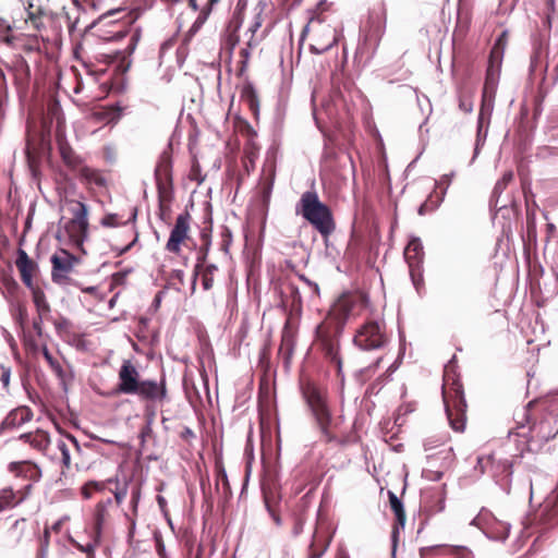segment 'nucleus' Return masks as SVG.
I'll list each match as a JSON object with an SVG mask.
<instances>
[{
    "mask_svg": "<svg viewBox=\"0 0 558 558\" xmlns=\"http://www.w3.org/2000/svg\"><path fill=\"white\" fill-rule=\"evenodd\" d=\"M15 265L20 271L22 282L27 288H33L36 286L34 283V276L38 271V265L32 258H29L27 253L22 248L17 250V258L15 260Z\"/></svg>",
    "mask_w": 558,
    "mask_h": 558,
    "instance_id": "obj_15",
    "label": "nucleus"
},
{
    "mask_svg": "<svg viewBox=\"0 0 558 558\" xmlns=\"http://www.w3.org/2000/svg\"><path fill=\"white\" fill-rule=\"evenodd\" d=\"M201 236H202V240H203L204 244L201 247L199 253H198L197 264L195 266L196 274L204 266V263L206 260L207 253H208V246H209V235L205 231H203Z\"/></svg>",
    "mask_w": 558,
    "mask_h": 558,
    "instance_id": "obj_44",
    "label": "nucleus"
},
{
    "mask_svg": "<svg viewBox=\"0 0 558 558\" xmlns=\"http://www.w3.org/2000/svg\"><path fill=\"white\" fill-rule=\"evenodd\" d=\"M241 99L247 105L252 113L257 117L259 111V99L252 83L247 82L244 84L241 90Z\"/></svg>",
    "mask_w": 558,
    "mask_h": 558,
    "instance_id": "obj_34",
    "label": "nucleus"
},
{
    "mask_svg": "<svg viewBox=\"0 0 558 558\" xmlns=\"http://www.w3.org/2000/svg\"><path fill=\"white\" fill-rule=\"evenodd\" d=\"M275 171L272 170L269 178H266L259 183V190L262 193L264 204H268L271 190L274 185Z\"/></svg>",
    "mask_w": 558,
    "mask_h": 558,
    "instance_id": "obj_45",
    "label": "nucleus"
},
{
    "mask_svg": "<svg viewBox=\"0 0 558 558\" xmlns=\"http://www.w3.org/2000/svg\"><path fill=\"white\" fill-rule=\"evenodd\" d=\"M32 292V300L36 307L37 314L39 316H50L51 306L47 301L46 294L43 289L38 286H34L33 288H28Z\"/></svg>",
    "mask_w": 558,
    "mask_h": 558,
    "instance_id": "obj_33",
    "label": "nucleus"
},
{
    "mask_svg": "<svg viewBox=\"0 0 558 558\" xmlns=\"http://www.w3.org/2000/svg\"><path fill=\"white\" fill-rule=\"evenodd\" d=\"M217 270V266L213 264L203 266V268L198 270L202 272V286L204 290H210L214 287V277Z\"/></svg>",
    "mask_w": 558,
    "mask_h": 558,
    "instance_id": "obj_39",
    "label": "nucleus"
},
{
    "mask_svg": "<svg viewBox=\"0 0 558 558\" xmlns=\"http://www.w3.org/2000/svg\"><path fill=\"white\" fill-rule=\"evenodd\" d=\"M43 355L45 357V360L47 361V363L49 364V366L51 367V369L58 375V376H62L63 375V368L61 366V364L58 362L57 359L53 357V355L50 353L49 349L47 348V345H44L43 347Z\"/></svg>",
    "mask_w": 558,
    "mask_h": 558,
    "instance_id": "obj_46",
    "label": "nucleus"
},
{
    "mask_svg": "<svg viewBox=\"0 0 558 558\" xmlns=\"http://www.w3.org/2000/svg\"><path fill=\"white\" fill-rule=\"evenodd\" d=\"M280 352H283L287 355V359L291 356L294 350V339L293 335L288 330L286 327L282 337H281V343H280Z\"/></svg>",
    "mask_w": 558,
    "mask_h": 558,
    "instance_id": "obj_40",
    "label": "nucleus"
},
{
    "mask_svg": "<svg viewBox=\"0 0 558 558\" xmlns=\"http://www.w3.org/2000/svg\"><path fill=\"white\" fill-rule=\"evenodd\" d=\"M352 310L350 300L340 298L327 317L316 328V345L324 359L337 371V376L343 383V361L340 354V336L345 320Z\"/></svg>",
    "mask_w": 558,
    "mask_h": 558,
    "instance_id": "obj_1",
    "label": "nucleus"
},
{
    "mask_svg": "<svg viewBox=\"0 0 558 558\" xmlns=\"http://www.w3.org/2000/svg\"><path fill=\"white\" fill-rule=\"evenodd\" d=\"M295 213L302 216L325 240L336 230L331 208L320 201L315 191H306L301 195Z\"/></svg>",
    "mask_w": 558,
    "mask_h": 558,
    "instance_id": "obj_4",
    "label": "nucleus"
},
{
    "mask_svg": "<svg viewBox=\"0 0 558 558\" xmlns=\"http://www.w3.org/2000/svg\"><path fill=\"white\" fill-rule=\"evenodd\" d=\"M50 262L52 281L59 286H65L71 282V275L80 265L81 258L64 248H59L53 253Z\"/></svg>",
    "mask_w": 558,
    "mask_h": 558,
    "instance_id": "obj_10",
    "label": "nucleus"
},
{
    "mask_svg": "<svg viewBox=\"0 0 558 558\" xmlns=\"http://www.w3.org/2000/svg\"><path fill=\"white\" fill-rule=\"evenodd\" d=\"M220 0H190L189 1L190 5L194 10L199 11L198 16L196 17L195 22L193 23V25L191 27V32L196 33L203 26V24L207 21L210 13L213 12L215 5Z\"/></svg>",
    "mask_w": 558,
    "mask_h": 558,
    "instance_id": "obj_25",
    "label": "nucleus"
},
{
    "mask_svg": "<svg viewBox=\"0 0 558 558\" xmlns=\"http://www.w3.org/2000/svg\"><path fill=\"white\" fill-rule=\"evenodd\" d=\"M28 19L32 21L33 23V26L36 28V29H39L40 28V25H41V22H40V15H37L36 13L34 12H28Z\"/></svg>",
    "mask_w": 558,
    "mask_h": 558,
    "instance_id": "obj_64",
    "label": "nucleus"
},
{
    "mask_svg": "<svg viewBox=\"0 0 558 558\" xmlns=\"http://www.w3.org/2000/svg\"><path fill=\"white\" fill-rule=\"evenodd\" d=\"M58 449L61 451V456H62V470H61V473H60V478L59 481H62L63 477L66 476V472L65 470L70 469V465H71V456H70V450L66 446V444L61 440L58 442Z\"/></svg>",
    "mask_w": 558,
    "mask_h": 558,
    "instance_id": "obj_42",
    "label": "nucleus"
},
{
    "mask_svg": "<svg viewBox=\"0 0 558 558\" xmlns=\"http://www.w3.org/2000/svg\"><path fill=\"white\" fill-rule=\"evenodd\" d=\"M459 555H462L461 548L449 545H435L420 549L421 558H452Z\"/></svg>",
    "mask_w": 558,
    "mask_h": 558,
    "instance_id": "obj_27",
    "label": "nucleus"
},
{
    "mask_svg": "<svg viewBox=\"0 0 558 558\" xmlns=\"http://www.w3.org/2000/svg\"><path fill=\"white\" fill-rule=\"evenodd\" d=\"M158 202L161 211L172 201V157L168 150L162 151L155 169Z\"/></svg>",
    "mask_w": 558,
    "mask_h": 558,
    "instance_id": "obj_9",
    "label": "nucleus"
},
{
    "mask_svg": "<svg viewBox=\"0 0 558 558\" xmlns=\"http://www.w3.org/2000/svg\"><path fill=\"white\" fill-rule=\"evenodd\" d=\"M99 538H97L95 536V539L93 543H87L85 546L83 545H77V548L83 551V553H86L88 557H92L94 556V553H95V548H96V545L98 543Z\"/></svg>",
    "mask_w": 558,
    "mask_h": 558,
    "instance_id": "obj_59",
    "label": "nucleus"
},
{
    "mask_svg": "<svg viewBox=\"0 0 558 558\" xmlns=\"http://www.w3.org/2000/svg\"><path fill=\"white\" fill-rule=\"evenodd\" d=\"M538 521L544 525L558 523V495L554 492L543 501L537 511Z\"/></svg>",
    "mask_w": 558,
    "mask_h": 558,
    "instance_id": "obj_20",
    "label": "nucleus"
},
{
    "mask_svg": "<svg viewBox=\"0 0 558 558\" xmlns=\"http://www.w3.org/2000/svg\"><path fill=\"white\" fill-rule=\"evenodd\" d=\"M34 417L33 410L27 405H20L11 410L0 424V430H13L31 422Z\"/></svg>",
    "mask_w": 558,
    "mask_h": 558,
    "instance_id": "obj_13",
    "label": "nucleus"
},
{
    "mask_svg": "<svg viewBox=\"0 0 558 558\" xmlns=\"http://www.w3.org/2000/svg\"><path fill=\"white\" fill-rule=\"evenodd\" d=\"M262 16H263L262 13L256 14L254 22L251 24V26L248 28V32L251 33V37L247 41L248 47H253V46L257 45V40L255 39V34L262 27V22H263Z\"/></svg>",
    "mask_w": 558,
    "mask_h": 558,
    "instance_id": "obj_48",
    "label": "nucleus"
},
{
    "mask_svg": "<svg viewBox=\"0 0 558 558\" xmlns=\"http://www.w3.org/2000/svg\"><path fill=\"white\" fill-rule=\"evenodd\" d=\"M19 440L27 444L32 449L41 454H46L51 444L49 433L41 428H36L33 432L21 434Z\"/></svg>",
    "mask_w": 558,
    "mask_h": 558,
    "instance_id": "obj_18",
    "label": "nucleus"
},
{
    "mask_svg": "<svg viewBox=\"0 0 558 558\" xmlns=\"http://www.w3.org/2000/svg\"><path fill=\"white\" fill-rule=\"evenodd\" d=\"M330 538L326 532L316 530L308 547V558H320L328 548Z\"/></svg>",
    "mask_w": 558,
    "mask_h": 558,
    "instance_id": "obj_28",
    "label": "nucleus"
},
{
    "mask_svg": "<svg viewBox=\"0 0 558 558\" xmlns=\"http://www.w3.org/2000/svg\"><path fill=\"white\" fill-rule=\"evenodd\" d=\"M48 318H49V316H39V314H37V317L34 318L33 329L38 337L43 336V323L45 319H48Z\"/></svg>",
    "mask_w": 558,
    "mask_h": 558,
    "instance_id": "obj_58",
    "label": "nucleus"
},
{
    "mask_svg": "<svg viewBox=\"0 0 558 558\" xmlns=\"http://www.w3.org/2000/svg\"><path fill=\"white\" fill-rule=\"evenodd\" d=\"M78 178L84 184L88 186L95 185L97 187H106L108 184V179L105 171L88 166H83L80 168Z\"/></svg>",
    "mask_w": 558,
    "mask_h": 558,
    "instance_id": "obj_26",
    "label": "nucleus"
},
{
    "mask_svg": "<svg viewBox=\"0 0 558 558\" xmlns=\"http://www.w3.org/2000/svg\"><path fill=\"white\" fill-rule=\"evenodd\" d=\"M257 158V147L250 143L244 148V168L247 172H250L251 169H254L255 167V160Z\"/></svg>",
    "mask_w": 558,
    "mask_h": 558,
    "instance_id": "obj_41",
    "label": "nucleus"
},
{
    "mask_svg": "<svg viewBox=\"0 0 558 558\" xmlns=\"http://www.w3.org/2000/svg\"><path fill=\"white\" fill-rule=\"evenodd\" d=\"M510 525L507 522L498 520L494 517L489 519L486 526V534L496 541H504L508 537Z\"/></svg>",
    "mask_w": 558,
    "mask_h": 558,
    "instance_id": "obj_30",
    "label": "nucleus"
},
{
    "mask_svg": "<svg viewBox=\"0 0 558 558\" xmlns=\"http://www.w3.org/2000/svg\"><path fill=\"white\" fill-rule=\"evenodd\" d=\"M438 207V198L429 196L420 207L418 214L424 216L426 214L433 213Z\"/></svg>",
    "mask_w": 558,
    "mask_h": 558,
    "instance_id": "obj_49",
    "label": "nucleus"
},
{
    "mask_svg": "<svg viewBox=\"0 0 558 558\" xmlns=\"http://www.w3.org/2000/svg\"><path fill=\"white\" fill-rule=\"evenodd\" d=\"M114 477H109L105 481H88L81 487V496L83 499H90L95 494L109 490L112 486Z\"/></svg>",
    "mask_w": 558,
    "mask_h": 558,
    "instance_id": "obj_29",
    "label": "nucleus"
},
{
    "mask_svg": "<svg viewBox=\"0 0 558 558\" xmlns=\"http://www.w3.org/2000/svg\"><path fill=\"white\" fill-rule=\"evenodd\" d=\"M140 498H141V488L138 486H135L132 488L131 501H130L134 514H136V512H137V506L140 502Z\"/></svg>",
    "mask_w": 558,
    "mask_h": 558,
    "instance_id": "obj_55",
    "label": "nucleus"
},
{
    "mask_svg": "<svg viewBox=\"0 0 558 558\" xmlns=\"http://www.w3.org/2000/svg\"><path fill=\"white\" fill-rule=\"evenodd\" d=\"M281 302L283 306L290 307L292 312L302 308V298L299 288L291 281H284L280 287Z\"/></svg>",
    "mask_w": 558,
    "mask_h": 558,
    "instance_id": "obj_23",
    "label": "nucleus"
},
{
    "mask_svg": "<svg viewBox=\"0 0 558 558\" xmlns=\"http://www.w3.org/2000/svg\"><path fill=\"white\" fill-rule=\"evenodd\" d=\"M137 41H138V35L133 34L130 38V43H129L128 47L125 48V50H123V51L116 50L112 52H99L94 56V59L96 61L102 62L105 64H110V63H114L118 61L122 62L125 59V54L130 56L133 53Z\"/></svg>",
    "mask_w": 558,
    "mask_h": 558,
    "instance_id": "obj_24",
    "label": "nucleus"
},
{
    "mask_svg": "<svg viewBox=\"0 0 558 558\" xmlns=\"http://www.w3.org/2000/svg\"><path fill=\"white\" fill-rule=\"evenodd\" d=\"M126 278L125 272H116L112 275V286H120L123 284Z\"/></svg>",
    "mask_w": 558,
    "mask_h": 558,
    "instance_id": "obj_63",
    "label": "nucleus"
},
{
    "mask_svg": "<svg viewBox=\"0 0 558 558\" xmlns=\"http://www.w3.org/2000/svg\"><path fill=\"white\" fill-rule=\"evenodd\" d=\"M136 215H137V213H136V209L134 208L131 217L126 221H123L122 217L118 214H107L101 218L100 223L102 227H106V228H114V227L125 225L129 221H134L136 219Z\"/></svg>",
    "mask_w": 558,
    "mask_h": 558,
    "instance_id": "obj_37",
    "label": "nucleus"
},
{
    "mask_svg": "<svg viewBox=\"0 0 558 558\" xmlns=\"http://www.w3.org/2000/svg\"><path fill=\"white\" fill-rule=\"evenodd\" d=\"M33 485L27 484L19 490L12 487H4L0 489V511L13 508L23 502L32 494Z\"/></svg>",
    "mask_w": 558,
    "mask_h": 558,
    "instance_id": "obj_17",
    "label": "nucleus"
},
{
    "mask_svg": "<svg viewBox=\"0 0 558 558\" xmlns=\"http://www.w3.org/2000/svg\"><path fill=\"white\" fill-rule=\"evenodd\" d=\"M497 87V75L495 70L489 66L486 72L485 83L483 87V106L487 100H492L495 97Z\"/></svg>",
    "mask_w": 558,
    "mask_h": 558,
    "instance_id": "obj_35",
    "label": "nucleus"
},
{
    "mask_svg": "<svg viewBox=\"0 0 558 558\" xmlns=\"http://www.w3.org/2000/svg\"><path fill=\"white\" fill-rule=\"evenodd\" d=\"M304 523L305 519L303 518V515L299 514L294 518V524L292 527V534L294 536H298L303 532Z\"/></svg>",
    "mask_w": 558,
    "mask_h": 558,
    "instance_id": "obj_57",
    "label": "nucleus"
},
{
    "mask_svg": "<svg viewBox=\"0 0 558 558\" xmlns=\"http://www.w3.org/2000/svg\"><path fill=\"white\" fill-rule=\"evenodd\" d=\"M0 371H1V373H0V380H1L2 385H3V387L5 389H8L9 384H10V376H11L10 368L1 366Z\"/></svg>",
    "mask_w": 558,
    "mask_h": 558,
    "instance_id": "obj_60",
    "label": "nucleus"
},
{
    "mask_svg": "<svg viewBox=\"0 0 558 558\" xmlns=\"http://www.w3.org/2000/svg\"><path fill=\"white\" fill-rule=\"evenodd\" d=\"M156 551L160 558H169L166 553V547L160 537L156 538Z\"/></svg>",
    "mask_w": 558,
    "mask_h": 558,
    "instance_id": "obj_62",
    "label": "nucleus"
},
{
    "mask_svg": "<svg viewBox=\"0 0 558 558\" xmlns=\"http://www.w3.org/2000/svg\"><path fill=\"white\" fill-rule=\"evenodd\" d=\"M391 372H393L392 366H390V367L386 371V373H385L384 375L379 376V377H378L374 383H372V384L368 386V388H367L366 392H367V393H369V395L377 393V392L380 390V388H381V385H383L384 380L387 378V375H386V374L391 373Z\"/></svg>",
    "mask_w": 558,
    "mask_h": 558,
    "instance_id": "obj_50",
    "label": "nucleus"
},
{
    "mask_svg": "<svg viewBox=\"0 0 558 558\" xmlns=\"http://www.w3.org/2000/svg\"><path fill=\"white\" fill-rule=\"evenodd\" d=\"M354 344L362 350H377L388 342L385 323L368 320L361 325L353 338Z\"/></svg>",
    "mask_w": 558,
    "mask_h": 558,
    "instance_id": "obj_8",
    "label": "nucleus"
},
{
    "mask_svg": "<svg viewBox=\"0 0 558 558\" xmlns=\"http://www.w3.org/2000/svg\"><path fill=\"white\" fill-rule=\"evenodd\" d=\"M265 505L267 507V510L270 514V517L272 518L274 522L276 523V525H281V518H280V514L277 512V510L270 505V501H269V498L267 495H265Z\"/></svg>",
    "mask_w": 558,
    "mask_h": 558,
    "instance_id": "obj_56",
    "label": "nucleus"
},
{
    "mask_svg": "<svg viewBox=\"0 0 558 558\" xmlns=\"http://www.w3.org/2000/svg\"><path fill=\"white\" fill-rule=\"evenodd\" d=\"M190 179L193 181H196L198 184L203 183V181L205 180V177L202 175L201 166L196 159L194 160V162L192 165V168L190 171Z\"/></svg>",
    "mask_w": 558,
    "mask_h": 558,
    "instance_id": "obj_52",
    "label": "nucleus"
},
{
    "mask_svg": "<svg viewBox=\"0 0 558 558\" xmlns=\"http://www.w3.org/2000/svg\"><path fill=\"white\" fill-rule=\"evenodd\" d=\"M68 210L72 217L64 222L63 230L72 245L86 254L84 242L88 238V208L84 203L71 199L68 201Z\"/></svg>",
    "mask_w": 558,
    "mask_h": 558,
    "instance_id": "obj_6",
    "label": "nucleus"
},
{
    "mask_svg": "<svg viewBox=\"0 0 558 558\" xmlns=\"http://www.w3.org/2000/svg\"><path fill=\"white\" fill-rule=\"evenodd\" d=\"M404 258L409 265L411 276L420 271L424 258L423 245L418 239H412L404 250Z\"/></svg>",
    "mask_w": 558,
    "mask_h": 558,
    "instance_id": "obj_22",
    "label": "nucleus"
},
{
    "mask_svg": "<svg viewBox=\"0 0 558 558\" xmlns=\"http://www.w3.org/2000/svg\"><path fill=\"white\" fill-rule=\"evenodd\" d=\"M381 361H383V357H378V359L375 361V363H374V364L369 365L368 367H366V368H364V369L362 371V375H363V376H371V375H373V374L376 372V369L379 367V365H380Z\"/></svg>",
    "mask_w": 558,
    "mask_h": 558,
    "instance_id": "obj_61",
    "label": "nucleus"
},
{
    "mask_svg": "<svg viewBox=\"0 0 558 558\" xmlns=\"http://www.w3.org/2000/svg\"><path fill=\"white\" fill-rule=\"evenodd\" d=\"M313 28V41L311 50L315 53H324L337 45L339 33L329 24H323L320 21L311 22L306 29Z\"/></svg>",
    "mask_w": 558,
    "mask_h": 558,
    "instance_id": "obj_12",
    "label": "nucleus"
},
{
    "mask_svg": "<svg viewBox=\"0 0 558 558\" xmlns=\"http://www.w3.org/2000/svg\"><path fill=\"white\" fill-rule=\"evenodd\" d=\"M300 391L319 432L320 440L327 445L332 442L342 445L343 441L336 432L340 417L333 416L327 387L311 378H302Z\"/></svg>",
    "mask_w": 558,
    "mask_h": 558,
    "instance_id": "obj_2",
    "label": "nucleus"
},
{
    "mask_svg": "<svg viewBox=\"0 0 558 558\" xmlns=\"http://www.w3.org/2000/svg\"><path fill=\"white\" fill-rule=\"evenodd\" d=\"M387 8L384 2H377L369 9L362 28L364 43L373 50L377 49L386 32Z\"/></svg>",
    "mask_w": 558,
    "mask_h": 558,
    "instance_id": "obj_7",
    "label": "nucleus"
},
{
    "mask_svg": "<svg viewBox=\"0 0 558 558\" xmlns=\"http://www.w3.org/2000/svg\"><path fill=\"white\" fill-rule=\"evenodd\" d=\"M388 499H389L390 508L396 517V522L393 525V534H396V533H398V529L403 527L405 524V520H407L405 511H404L402 501L398 498V496L393 492L388 490Z\"/></svg>",
    "mask_w": 558,
    "mask_h": 558,
    "instance_id": "obj_31",
    "label": "nucleus"
},
{
    "mask_svg": "<svg viewBox=\"0 0 558 558\" xmlns=\"http://www.w3.org/2000/svg\"><path fill=\"white\" fill-rule=\"evenodd\" d=\"M541 405L549 417H558V396L544 399Z\"/></svg>",
    "mask_w": 558,
    "mask_h": 558,
    "instance_id": "obj_43",
    "label": "nucleus"
},
{
    "mask_svg": "<svg viewBox=\"0 0 558 558\" xmlns=\"http://www.w3.org/2000/svg\"><path fill=\"white\" fill-rule=\"evenodd\" d=\"M487 462H490L492 472L495 476L509 477L512 474V463L509 460H498L493 456L487 458Z\"/></svg>",
    "mask_w": 558,
    "mask_h": 558,
    "instance_id": "obj_36",
    "label": "nucleus"
},
{
    "mask_svg": "<svg viewBox=\"0 0 558 558\" xmlns=\"http://www.w3.org/2000/svg\"><path fill=\"white\" fill-rule=\"evenodd\" d=\"M128 488V482L121 483L118 476L114 477V482L112 486L109 487V492L113 494L117 506H120L126 498Z\"/></svg>",
    "mask_w": 558,
    "mask_h": 558,
    "instance_id": "obj_38",
    "label": "nucleus"
},
{
    "mask_svg": "<svg viewBox=\"0 0 558 558\" xmlns=\"http://www.w3.org/2000/svg\"><path fill=\"white\" fill-rule=\"evenodd\" d=\"M14 318L21 328H25L28 323V311L25 304L19 303L14 313Z\"/></svg>",
    "mask_w": 558,
    "mask_h": 558,
    "instance_id": "obj_47",
    "label": "nucleus"
},
{
    "mask_svg": "<svg viewBox=\"0 0 558 558\" xmlns=\"http://www.w3.org/2000/svg\"><path fill=\"white\" fill-rule=\"evenodd\" d=\"M442 398L451 428L456 432H463L466 424V401L463 385L459 378L445 377Z\"/></svg>",
    "mask_w": 558,
    "mask_h": 558,
    "instance_id": "obj_5",
    "label": "nucleus"
},
{
    "mask_svg": "<svg viewBox=\"0 0 558 558\" xmlns=\"http://www.w3.org/2000/svg\"><path fill=\"white\" fill-rule=\"evenodd\" d=\"M0 40L4 41L8 45H13L15 47L21 46L26 51H38L39 45L36 38H27V39H19L11 35L10 26H7L4 29V34L0 37Z\"/></svg>",
    "mask_w": 558,
    "mask_h": 558,
    "instance_id": "obj_32",
    "label": "nucleus"
},
{
    "mask_svg": "<svg viewBox=\"0 0 558 558\" xmlns=\"http://www.w3.org/2000/svg\"><path fill=\"white\" fill-rule=\"evenodd\" d=\"M145 403V416L148 424L153 422L156 416V405H162L165 402H144Z\"/></svg>",
    "mask_w": 558,
    "mask_h": 558,
    "instance_id": "obj_54",
    "label": "nucleus"
},
{
    "mask_svg": "<svg viewBox=\"0 0 558 558\" xmlns=\"http://www.w3.org/2000/svg\"><path fill=\"white\" fill-rule=\"evenodd\" d=\"M191 221L192 217L189 211H184L177 217L165 247L169 253L179 255L182 251V245H186L187 242L192 241Z\"/></svg>",
    "mask_w": 558,
    "mask_h": 558,
    "instance_id": "obj_11",
    "label": "nucleus"
},
{
    "mask_svg": "<svg viewBox=\"0 0 558 558\" xmlns=\"http://www.w3.org/2000/svg\"><path fill=\"white\" fill-rule=\"evenodd\" d=\"M119 383L106 397L136 395L142 402H167L168 388L165 375L159 380L141 379L137 368L131 361H124L118 372Z\"/></svg>",
    "mask_w": 558,
    "mask_h": 558,
    "instance_id": "obj_3",
    "label": "nucleus"
},
{
    "mask_svg": "<svg viewBox=\"0 0 558 558\" xmlns=\"http://www.w3.org/2000/svg\"><path fill=\"white\" fill-rule=\"evenodd\" d=\"M10 72L19 93L25 95L31 82L29 65L23 58H16L12 61Z\"/></svg>",
    "mask_w": 558,
    "mask_h": 558,
    "instance_id": "obj_16",
    "label": "nucleus"
},
{
    "mask_svg": "<svg viewBox=\"0 0 558 558\" xmlns=\"http://www.w3.org/2000/svg\"><path fill=\"white\" fill-rule=\"evenodd\" d=\"M56 142L58 145V150L63 163L70 170H80L82 166V158L73 150L71 145L65 138V135L59 129L56 132Z\"/></svg>",
    "mask_w": 558,
    "mask_h": 558,
    "instance_id": "obj_14",
    "label": "nucleus"
},
{
    "mask_svg": "<svg viewBox=\"0 0 558 558\" xmlns=\"http://www.w3.org/2000/svg\"><path fill=\"white\" fill-rule=\"evenodd\" d=\"M113 505L111 498L99 500L93 513V529L97 538H100L102 529L110 519V509Z\"/></svg>",
    "mask_w": 558,
    "mask_h": 558,
    "instance_id": "obj_21",
    "label": "nucleus"
},
{
    "mask_svg": "<svg viewBox=\"0 0 558 558\" xmlns=\"http://www.w3.org/2000/svg\"><path fill=\"white\" fill-rule=\"evenodd\" d=\"M53 325L59 335H61L63 332H69V330L71 328V323L65 317H60L58 319H54Z\"/></svg>",
    "mask_w": 558,
    "mask_h": 558,
    "instance_id": "obj_53",
    "label": "nucleus"
},
{
    "mask_svg": "<svg viewBox=\"0 0 558 558\" xmlns=\"http://www.w3.org/2000/svg\"><path fill=\"white\" fill-rule=\"evenodd\" d=\"M248 48L250 47L247 46V48H242L240 50L241 60L239 61V75H242L246 71L247 63H248L250 56H251Z\"/></svg>",
    "mask_w": 558,
    "mask_h": 558,
    "instance_id": "obj_51",
    "label": "nucleus"
},
{
    "mask_svg": "<svg viewBox=\"0 0 558 558\" xmlns=\"http://www.w3.org/2000/svg\"><path fill=\"white\" fill-rule=\"evenodd\" d=\"M8 470L16 477H22L33 482H38L41 478V470L39 465L33 461L24 460L11 462L8 465Z\"/></svg>",
    "mask_w": 558,
    "mask_h": 558,
    "instance_id": "obj_19",
    "label": "nucleus"
}]
</instances>
